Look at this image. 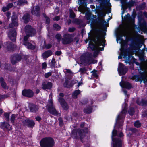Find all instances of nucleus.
<instances>
[{
  "label": "nucleus",
  "instance_id": "f257e3e1",
  "mask_svg": "<svg viewBox=\"0 0 147 147\" xmlns=\"http://www.w3.org/2000/svg\"><path fill=\"white\" fill-rule=\"evenodd\" d=\"M89 22H90V25L94 30L95 33L92 36V39L95 44L96 46L93 43H90L89 47H90L92 50L97 49L98 51H102L104 48L99 47L100 46L103 45L105 43L102 35V30L106 26L107 22L104 19H87Z\"/></svg>",
  "mask_w": 147,
  "mask_h": 147
},
{
  "label": "nucleus",
  "instance_id": "f03ea898",
  "mask_svg": "<svg viewBox=\"0 0 147 147\" xmlns=\"http://www.w3.org/2000/svg\"><path fill=\"white\" fill-rule=\"evenodd\" d=\"M123 136L122 132L113 129L112 132L111 147H122L123 145L122 138Z\"/></svg>",
  "mask_w": 147,
  "mask_h": 147
},
{
  "label": "nucleus",
  "instance_id": "7ed1b4c3",
  "mask_svg": "<svg viewBox=\"0 0 147 147\" xmlns=\"http://www.w3.org/2000/svg\"><path fill=\"white\" fill-rule=\"evenodd\" d=\"M88 130L87 128H85L84 130L80 129H74L72 131V136L74 139H80L82 142L86 134L88 133Z\"/></svg>",
  "mask_w": 147,
  "mask_h": 147
},
{
  "label": "nucleus",
  "instance_id": "20e7f679",
  "mask_svg": "<svg viewBox=\"0 0 147 147\" xmlns=\"http://www.w3.org/2000/svg\"><path fill=\"white\" fill-rule=\"evenodd\" d=\"M54 144V140L51 137L44 138L40 142V144L42 147H53Z\"/></svg>",
  "mask_w": 147,
  "mask_h": 147
},
{
  "label": "nucleus",
  "instance_id": "39448f33",
  "mask_svg": "<svg viewBox=\"0 0 147 147\" xmlns=\"http://www.w3.org/2000/svg\"><path fill=\"white\" fill-rule=\"evenodd\" d=\"M127 112V107L125 105L124 108L123 109L121 112L118 115L116 119V123L114 127H115L116 124L118 125L119 126L122 125L121 123H120L119 122L121 123L124 122V118L126 115V113Z\"/></svg>",
  "mask_w": 147,
  "mask_h": 147
},
{
  "label": "nucleus",
  "instance_id": "423d86ee",
  "mask_svg": "<svg viewBox=\"0 0 147 147\" xmlns=\"http://www.w3.org/2000/svg\"><path fill=\"white\" fill-rule=\"evenodd\" d=\"M74 36L73 35L66 33L64 34L63 37L61 38L62 43L64 45L70 44L73 41V38Z\"/></svg>",
  "mask_w": 147,
  "mask_h": 147
},
{
  "label": "nucleus",
  "instance_id": "0eeeda50",
  "mask_svg": "<svg viewBox=\"0 0 147 147\" xmlns=\"http://www.w3.org/2000/svg\"><path fill=\"white\" fill-rule=\"evenodd\" d=\"M136 78L138 79L135 81L136 82L139 80L140 82H142V81L144 83L147 82V72L145 70H143L142 72H140L139 74L136 76Z\"/></svg>",
  "mask_w": 147,
  "mask_h": 147
},
{
  "label": "nucleus",
  "instance_id": "6e6552de",
  "mask_svg": "<svg viewBox=\"0 0 147 147\" xmlns=\"http://www.w3.org/2000/svg\"><path fill=\"white\" fill-rule=\"evenodd\" d=\"M28 38L29 36L28 35L24 37L23 40V44L29 49L34 50L35 48V46L29 42Z\"/></svg>",
  "mask_w": 147,
  "mask_h": 147
},
{
  "label": "nucleus",
  "instance_id": "1a4fd4ad",
  "mask_svg": "<svg viewBox=\"0 0 147 147\" xmlns=\"http://www.w3.org/2000/svg\"><path fill=\"white\" fill-rule=\"evenodd\" d=\"M25 31L27 34L26 35L31 36H34L36 34V31L35 29L29 25H26L25 27Z\"/></svg>",
  "mask_w": 147,
  "mask_h": 147
},
{
  "label": "nucleus",
  "instance_id": "9d476101",
  "mask_svg": "<svg viewBox=\"0 0 147 147\" xmlns=\"http://www.w3.org/2000/svg\"><path fill=\"white\" fill-rule=\"evenodd\" d=\"M118 71L120 75H125L128 71V68L121 63H119Z\"/></svg>",
  "mask_w": 147,
  "mask_h": 147
},
{
  "label": "nucleus",
  "instance_id": "9b49d317",
  "mask_svg": "<svg viewBox=\"0 0 147 147\" xmlns=\"http://www.w3.org/2000/svg\"><path fill=\"white\" fill-rule=\"evenodd\" d=\"M92 54H90L85 55L84 57V63L87 64H90L92 63H95L97 62L96 60H93L92 57Z\"/></svg>",
  "mask_w": 147,
  "mask_h": 147
},
{
  "label": "nucleus",
  "instance_id": "f8f14e48",
  "mask_svg": "<svg viewBox=\"0 0 147 147\" xmlns=\"http://www.w3.org/2000/svg\"><path fill=\"white\" fill-rule=\"evenodd\" d=\"M40 8L39 5H36L34 7L31 11V13L34 15L38 17L40 16Z\"/></svg>",
  "mask_w": 147,
  "mask_h": 147
},
{
  "label": "nucleus",
  "instance_id": "ddd939ff",
  "mask_svg": "<svg viewBox=\"0 0 147 147\" xmlns=\"http://www.w3.org/2000/svg\"><path fill=\"white\" fill-rule=\"evenodd\" d=\"M8 36L11 41L13 42L15 41L16 37V32L15 28H13L10 30L8 34Z\"/></svg>",
  "mask_w": 147,
  "mask_h": 147
},
{
  "label": "nucleus",
  "instance_id": "4468645a",
  "mask_svg": "<svg viewBox=\"0 0 147 147\" xmlns=\"http://www.w3.org/2000/svg\"><path fill=\"white\" fill-rule=\"evenodd\" d=\"M22 93L23 96L29 98L32 97L34 95L33 92L30 89L24 90Z\"/></svg>",
  "mask_w": 147,
  "mask_h": 147
},
{
  "label": "nucleus",
  "instance_id": "2eb2a0df",
  "mask_svg": "<svg viewBox=\"0 0 147 147\" xmlns=\"http://www.w3.org/2000/svg\"><path fill=\"white\" fill-rule=\"evenodd\" d=\"M21 55L19 54L13 55L12 57L11 62L12 64H14L19 62L21 59Z\"/></svg>",
  "mask_w": 147,
  "mask_h": 147
},
{
  "label": "nucleus",
  "instance_id": "dca6fc26",
  "mask_svg": "<svg viewBox=\"0 0 147 147\" xmlns=\"http://www.w3.org/2000/svg\"><path fill=\"white\" fill-rule=\"evenodd\" d=\"M25 125H27L28 127H32L35 125L34 121L29 120H24L22 122Z\"/></svg>",
  "mask_w": 147,
  "mask_h": 147
},
{
  "label": "nucleus",
  "instance_id": "f3484780",
  "mask_svg": "<svg viewBox=\"0 0 147 147\" xmlns=\"http://www.w3.org/2000/svg\"><path fill=\"white\" fill-rule=\"evenodd\" d=\"M52 86V83L50 82H44L42 83L41 86L43 90L50 89H51Z\"/></svg>",
  "mask_w": 147,
  "mask_h": 147
},
{
  "label": "nucleus",
  "instance_id": "a211bd4d",
  "mask_svg": "<svg viewBox=\"0 0 147 147\" xmlns=\"http://www.w3.org/2000/svg\"><path fill=\"white\" fill-rule=\"evenodd\" d=\"M0 127L3 129H6L8 130H11V125L6 122L0 123Z\"/></svg>",
  "mask_w": 147,
  "mask_h": 147
},
{
  "label": "nucleus",
  "instance_id": "6ab92c4d",
  "mask_svg": "<svg viewBox=\"0 0 147 147\" xmlns=\"http://www.w3.org/2000/svg\"><path fill=\"white\" fill-rule=\"evenodd\" d=\"M58 100L63 108L65 110H67L68 108L67 104L65 101L64 99L62 98H59Z\"/></svg>",
  "mask_w": 147,
  "mask_h": 147
},
{
  "label": "nucleus",
  "instance_id": "aec40b11",
  "mask_svg": "<svg viewBox=\"0 0 147 147\" xmlns=\"http://www.w3.org/2000/svg\"><path fill=\"white\" fill-rule=\"evenodd\" d=\"M120 84L122 87L128 89H130L132 88V85L130 83L127 82H121Z\"/></svg>",
  "mask_w": 147,
  "mask_h": 147
},
{
  "label": "nucleus",
  "instance_id": "412c9836",
  "mask_svg": "<svg viewBox=\"0 0 147 147\" xmlns=\"http://www.w3.org/2000/svg\"><path fill=\"white\" fill-rule=\"evenodd\" d=\"M48 111L51 114L54 115H57L58 114L57 112L55 109L54 106H49L48 107Z\"/></svg>",
  "mask_w": 147,
  "mask_h": 147
},
{
  "label": "nucleus",
  "instance_id": "4be33fe9",
  "mask_svg": "<svg viewBox=\"0 0 147 147\" xmlns=\"http://www.w3.org/2000/svg\"><path fill=\"white\" fill-rule=\"evenodd\" d=\"M131 19H122V22L123 24L127 27H129L131 23Z\"/></svg>",
  "mask_w": 147,
  "mask_h": 147
},
{
  "label": "nucleus",
  "instance_id": "5701e85b",
  "mask_svg": "<svg viewBox=\"0 0 147 147\" xmlns=\"http://www.w3.org/2000/svg\"><path fill=\"white\" fill-rule=\"evenodd\" d=\"M30 110L31 112H35L38 110V106L34 104H31L29 106Z\"/></svg>",
  "mask_w": 147,
  "mask_h": 147
},
{
  "label": "nucleus",
  "instance_id": "b1692460",
  "mask_svg": "<svg viewBox=\"0 0 147 147\" xmlns=\"http://www.w3.org/2000/svg\"><path fill=\"white\" fill-rule=\"evenodd\" d=\"M146 3L143 2L142 3L137 5L136 7V9L138 11L144 10L146 7Z\"/></svg>",
  "mask_w": 147,
  "mask_h": 147
},
{
  "label": "nucleus",
  "instance_id": "393cba45",
  "mask_svg": "<svg viewBox=\"0 0 147 147\" xmlns=\"http://www.w3.org/2000/svg\"><path fill=\"white\" fill-rule=\"evenodd\" d=\"M0 82L1 86L2 88L4 89H8L9 87L7 86L6 83L5 82L3 78L1 77L0 78Z\"/></svg>",
  "mask_w": 147,
  "mask_h": 147
},
{
  "label": "nucleus",
  "instance_id": "a878e982",
  "mask_svg": "<svg viewBox=\"0 0 147 147\" xmlns=\"http://www.w3.org/2000/svg\"><path fill=\"white\" fill-rule=\"evenodd\" d=\"M136 102L138 104L140 105L144 106H147V100H144L142 99L141 100H138L136 101Z\"/></svg>",
  "mask_w": 147,
  "mask_h": 147
},
{
  "label": "nucleus",
  "instance_id": "bb28decb",
  "mask_svg": "<svg viewBox=\"0 0 147 147\" xmlns=\"http://www.w3.org/2000/svg\"><path fill=\"white\" fill-rule=\"evenodd\" d=\"M52 52L51 50H48L44 52L42 54V57L44 58H47L51 56Z\"/></svg>",
  "mask_w": 147,
  "mask_h": 147
},
{
  "label": "nucleus",
  "instance_id": "cd10ccee",
  "mask_svg": "<svg viewBox=\"0 0 147 147\" xmlns=\"http://www.w3.org/2000/svg\"><path fill=\"white\" fill-rule=\"evenodd\" d=\"M142 30L145 32H147V26L146 22L143 21V23L140 25Z\"/></svg>",
  "mask_w": 147,
  "mask_h": 147
},
{
  "label": "nucleus",
  "instance_id": "c85d7f7f",
  "mask_svg": "<svg viewBox=\"0 0 147 147\" xmlns=\"http://www.w3.org/2000/svg\"><path fill=\"white\" fill-rule=\"evenodd\" d=\"M18 25L17 19H12V23L9 24V27L12 28L14 26H17Z\"/></svg>",
  "mask_w": 147,
  "mask_h": 147
},
{
  "label": "nucleus",
  "instance_id": "c756f323",
  "mask_svg": "<svg viewBox=\"0 0 147 147\" xmlns=\"http://www.w3.org/2000/svg\"><path fill=\"white\" fill-rule=\"evenodd\" d=\"M92 107L90 106L89 107L84 108V112L86 114H89L92 113Z\"/></svg>",
  "mask_w": 147,
  "mask_h": 147
},
{
  "label": "nucleus",
  "instance_id": "7c9ffc66",
  "mask_svg": "<svg viewBox=\"0 0 147 147\" xmlns=\"http://www.w3.org/2000/svg\"><path fill=\"white\" fill-rule=\"evenodd\" d=\"M136 3V2L135 1H131L127 3V6L128 8H130L131 7L134 6V5H135Z\"/></svg>",
  "mask_w": 147,
  "mask_h": 147
},
{
  "label": "nucleus",
  "instance_id": "2f4dec72",
  "mask_svg": "<svg viewBox=\"0 0 147 147\" xmlns=\"http://www.w3.org/2000/svg\"><path fill=\"white\" fill-rule=\"evenodd\" d=\"M73 22L75 24L80 25L82 24V22L80 19H73Z\"/></svg>",
  "mask_w": 147,
  "mask_h": 147
},
{
  "label": "nucleus",
  "instance_id": "473e14b6",
  "mask_svg": "<svg viewBox=\"0 0 147 147\" xmlns=\"http://www.w3.org/2000/svg\"><path fill=\"white\" fill-rule=\"evenodd\" d=\"M106 14V13L104 12L101 11L98 14V17L96 18L95 17V18H100L104 17Z\"/></svg>",
  "mask_w": 147,
  "mask_h": 147
},
{
  "label": "nucleus",
  "instance_id": "72a5a7b5",
  "mask_svg": "<svg viewBox=\"0 0 147 147\" xmlns=\"http://www.w3.org/2000/svg\"><path fill=\"white\" fill-rule=\"evenodd\" d=\"M80 93V90H75L73 94L72 95L73 97L74 98H77V96Z\"/></svg>",
  "mask_w": 147,
  "mask_h": 147
},
{
  "label": "nucleus",
  "instance_id": "f704fd0d",
  "mask_svg": "<svg viewBox=\"0 0 147 147\" xmlns=\"http://www.w3.org/2000/svg\"><path fill=\"white\" fill-rule=\"evenodd\" d=\"M92 13L90 11H87L85 14L86 18H92Z\"/></svg>",
  "mask_w": 147,
  "mask_h": 147
},
{
  "label": "nucleus",
  "instance_id": "c9c22d12",
  "mask_svg": "<svg viewBox=\"0 0 147 147\" xmlns=\"http://www.w3.org/2000/svg\"><path fill=\"white\" fill-rule=\"evenodd\" d=\"M136 14L135 13L133 15L132 18L131 17L130 14L127 13L124 16L123 18H135V16Z\"/></svg>",
  "mask_w": 147,
  "mask_h": 147
},
{
  "label": "nucleus",
  "instance_id": "e433bc0d",
  "mask_svg": "<svg viewBox=\"0 0 147 147\" xmlns=\"http://www.w3.org/2000/svg\"><path fill=\"white\" fill-rule=\"evenodd\" d=\"M75 16L76 15L74 11L72 10H71L70 11L69 17L70 18H75Z\"/></svg>",
  "mask_w": 147,
  "mask_h": 147
},
{
  "label": "nucleus",
  "instance_id": "4c0bfd02",
  "mask_svg": "<svg viewBox=\"0 0 147 147\" xmlns=\"http://www.w3.org/2000/svg\"><path fill=\"white\" fill-rule=\"evenodd\" d=\"M135 112V111L134 108H131L128 110V113L130 115H133Z\"/></svg>",
  "mask_w": 147,
  "mask_h": 147
},
{
  "label": "nucleus",
  "instance_id": "58836bf2",
  "mask_svg": "<svg viewBox=\"0 0 147 147\" xmlns=\"http://www.w3.org/2000/svg\"><path fill=\"white\" fill-rule=\"evenodd\" d=\"M18 3L20 5H24L25 4H27V1L25 0H19L18 1Z\"/></svg>",
  "mask_w": 147,
  "mask_h": 147
},
{
  "label": "nucleus",
  "instance_id": "ea45409f",
  "mask_svg": "<svg viewBox=\"0 0 147 147\" xmlns=\"http://www.w3.org/2000/svg\"><path fill=\"white\" fill-rule=\"evenodd\" d=\"M53 27L54 29L57 31L60 30L61 29L60 26L57 24H54L53 25Z\"/></svg>",
  "mask_w": 147,
  "mask_h": 147
},
{
  "label": "nucleus",
  "instance_id": "a19ab883",
  "mask_svg": "<svg viewBox=\"0 0 147 147\" xmlns=\"http://www.w3.org/2000/svg\"><path fill=\"white\" fill-rule=\"evenodd\" d=\"M56 63L55 59L53 58L50 63V65L51 67H54L55 66Z\"/></svg>",
  "mask_w": 147,
  "mask_h": 147
},
{
  "label": "nucleus",
  "instance_id": "79ce46f5",
  "mask_svg": "<svg viewBox=\"0 0 147 147\" xmlns=\"http://www.w3.org/2000/svg\"><path fill=\"white\" fill-rule=\"evenodd\" d=\"M134 124V126L137 128H139L140 126V123L138 121H135Z\"/></svg>",
  "mask_w": 147,
  "mask_h": 147
},
{
  "label": "nucleus",
  "instance_id": "37998d69",
  "mask_svg": "<svg viewBox=\"0 0 147 147\" xmlns=\"http://www.w3.org/2000/svg\"><path fill=\"white\" fill-rule=\"evenodd\" d=\"M143 14V12L142 11L139 12L138 14V18H144Z\"/></svg>",
  "mask_w": 147,
  "mask_h": 147
},
{
  "label": "nucleus",
  "instance_id": "c03bdc74",
  "mask_svg": "<svg viewBox=\"0 0 147 147\" xmlns=\"http://www.w3.org/2000/svg\"><path fill=\"white\" fill-rule=\"evenodd\" d=\"M59 12V9L57 5L56 6L55 9L54 10V13L57 15Z\"/></svg>",
  "mask_w": 147,
  "mask_h": 147
},
{
  "label": "nucleus",
  "instance_id": "a18cd8bd",
  "mask_svg": "<svg viewBox=\"0 0 147 147\" xmlns=\"http://www.w3.org/2000/svg\"><path fill=\"white\" fill-rule=\"evenodd\" d=\"M30 16L29 13H26L24 15L22 18H30Z\"/></svg>",
  "mask_w": 147,
  "mask_h": 147
},
{
  "label": "nucleus",
  "instance_id": "49530a36",
  "mask_svg": "<svg viewBox=\"0 0 147 147\" xmlns=\"http://www.w3.org/2000/svg\"><path fill=\"white\" fill-rule=\"evenodd\" d=\"M56 38L57 39L59 42L61 40V36L60 34H57L55 36Z\"/></svg>",
  "mask_w": 147,
  "mask_h": 147
},
{
  "label": "nucleus",
  "instance_id": "de8ad7c7",
  "mask_svg": "<svg viewBox=\"0 0 147 147\" xmlns=\"http://www.w3.org/2000/svg\"><path fill=\"white\" fill-rule=\"evenodd\" d=\"M11 18H18L17 14L15 12H13L12 13Z\"/></svg>",
  "mask_w": 147,
  "mask_h": 147
},
{
  "label": "nucleus",
  "instance_id": "09e8293b",
  "mask_svg": "<svg viewBox=\"0 0 147 147\" xmlns=\"http://www.w3.org/2000/svg\"><path fill=\"white\" fill-rule=\"evenodd\" d=\"M16 116V115H15L14 114H13L12 115L11 118V121L12 123H14V120Z\"/></svg>",
  "mask_w": 147,
  "mask_h": 147
},
{
  "label": "nucleus",
  "instance_id": "8fccbe9b",
  "mask_svg": "<svg viewBox=\"0 0 147 147\" xmlns=\"http://www.w3.org/2000/svg\"><path fill=\"white\" fill-rule=\"evenodd\" d=\"M63 85L65 87L67 88H69L70 87V85L68 84V82L67 81H66L64 83Z\"/></svg>",
  "mask_w": 147,
  "mask_h": 147
},
{
  "label": "nucleus",
  "instance_id": "3c124183",
  "mask_svg": "<svg viewBox=\"0 0 147 147\" xmlns=\"http://www.w3.org/2000/svg\"><path fill=\"white\" fill-rule=\"evenodd\" d=\"M92 73V75L95 78H97L98 76L97 74V71H92L91 72Z\"/></svg>",
  "mask_w": 147,
  "mask_h": 147
},
{
  "label": "nucleus",
  "instance_id": "603ef678",
  "mask_svg": "<svg viewBox=\"0 0 147 147\" xmlns=\"http://www.w3.org/2000/svg\"><path fill=\"white\" fill-rule=\"evenodd\" d=\"M52 74L50 72H48L47 73H45V78H48Z\"/></svg>",
  "mask_w": 147,
  "mask_h": 147
},
{
  "label": "nucleus",
  "instance_id": "864d4df0",
  "mask_svg": "<svg viewBox=\"0 0 147 147\" xmlns=\"http://www.w3.org/2000/svg\"><path fill=\"white\" fill-rule=\"evenodd\" d=\"M86 71V70L85 68H80L79 71V72H80L81 74H82Z\"/></svg>",
  "mask_w": 147,
  "mask_h": 147
},
{
  "label": "nucleus",
  "instance_id": "5fc2aeb1",
  "mask_svg": "<svg viewBox=\"0 0 147 147\" xmlns=\"http://www.w3.org/2000/svg\"><path fill=\"white\" fill-rule=\"evenodd\" d=\"M9 9L7 7H3L2 8V11L3 12H5L7 11H8Z\"/></svg>",
  "mask_w": 147,
  "mask_h": 147
},
{
  "label": "nucleus",
  "instance_id": "6e6d98bb",
  "mask_svg": "<svg viewBox=\"0 0 147 147\" xmlns=\"http://www.w3.org/2000/svg\"><path fill=\"white\" fill-rule=\"evenodd\" d=\"M75 29L76 28L74 27L70 28L68 29V31L70 32H74Z\"/></svg>",
  "mask_w": 147,
  "mask_h": 147
},
{
  "label": "nucleus",
  "instance_id": "4d7b16f0",
  "mask_svg": "<svg viewBox=\"0 0 147 147\" xmlns=\"http://www.w3.org/2000/svg\"><path fill=\"white\" fill-rule=\"evenodd\" d=\"M42 69H45L47 67V64L45 62L43 63L42 65Z\"/></svg>",
  "mask_w": 147,
  "mask_h": 147
},
{
  "label": "nucleus",
  "instance_id": "13d9d810",
  "mask_svg": "<svg viewBox=\"0 0 147 147\" xmlns=\"http://www.w3.org/2000/svg\"><path fill=\"white\" fill-rule=\"evenodd\" d=\"M142 116L143 117L147 116V111H146L142 113Z\"/></svg>",
  "mask_w": 147,
  "mask_h": 147
},
{
  "label": "nucleus",
  "instance_id": "bf43d9fd",
  "mask_svg": "<svg viewBox=\"0 0 147 147\" xmlns=\"http://www.w3.org/2000/svg\"><path fill=\"white\" fill-rule=\"evenodd\" d=\"M59 121L60 125H62L63 123V120L61 118H59Z\"/></svg>",
  "mask_w": 147,
  "mask_h": 147
},
{
  "label": "nucleus",
  "instance_id": "052dcab7",
  "mask_svg": "<svg viewBox=\"0 0 147 147\" xmlns=\"http://www.w3.org/2000/svg\"><path fill=\"white\" fill-rule=\"evenodd\" d=\"M7 6L9 9L10 8H11L13 7V4L12 3H9L8 4Z\"/></svg>",
  "mask_w": 147,
  "mask_h": 147
},
{
  "label": "nucleus",
  "instance_id": "680f3d73",
  "mask_svg": "<svg viewBox=\"0 0 147 147\" xmlns=\"http://www.w3.org/2000/svg\"><path fill=\"white\" fill-rule=\"evenodd\" d=\"M127 0H121V3L122 4V5H124L125 4L127 5V3L126 2Z\"/></svg>",
  "mask_w": 147,
  "mask_h": 147
},
{
  "label": "nucleus",
  "instance_id": "e2e57ef3",
  "mask_svg": "<svg viewBox=\"0 0 147 147\" xmlns=\"http://www.w3.org/2000/svg\"><path fill=\"white\" fill-rule=\"evenodd\" d=\"M49 104L48 105V106H54L53 105V102L52 100H49Z\"/></svg>",
  "mask_w": 147,
  "mask_h": 147
},
{
  "label": "nucleus",
  "instance_id": "0e129e2a",
  "mask_svg": "<svg viewBox=\"0 0 147 147\" xmlns=\"http://www.w3.org/2000/svg\"><path fill=\"white\" fill-rule=\"evenodd\" d=\"M52 47V45L50 44H48L46 45L45 47L46 48L49 49L51 48Z\"/></svg>",
  "mask_w": 147,
  "mask_h": 147
},
{
  "label": "nucleus",
  "instance_id": "69168bd1",
  "mask_svg": "<svg viewBox=\"0 0 147 147\" xmlns=\"http://www.w3.org/2000/svg\"><path fill=\"white\" fill-rule=\"evenodd\" d=\"M11 13L9 11H7L6 13V16L8 18H10V17Z\"/></svg>",
  "mask_w": 147,
  "mask_h": 147
},
{
  "label": "nucleus",
  "instance_id": "338daca9",
  "mask_svg": "<svg viewBox=\"0 0 147 147\" xmlns=\"http://www.w3.org/2000/svg\"><path fill=\"white\" fill-rule=\"evenodd\" d=\"M4 116L7 119H8L9 117V114L8 113H5L4 114Z\"/></svg>",
  "mask_w": 147,
  "mask_h": 147
},
{
  "label": "nucleus",
  "instance_id": "774afa93",
  "mask_svg": "<svg viewBox=\"0 0 147 147\" xmlns=\"http://www.w3.org/2000/svg\"><path fill=\"white\" fill-rule=\"evenodd\" d=\"M61 51H57L55 52V54L57 55H59L61 54Z\"/></svg>",
  "mask_w": 147,
  "mask_h": 147
}]
</instances>
